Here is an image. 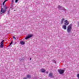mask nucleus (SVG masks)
<instances>
[{
	"mask_svg": "<svg viewBox=\"0 0 79 79\" xmlns=\"http://www.w3.org/2000/svg\"><path fill=\"white\" fill-rule=\"evenodd\" d=\"M8 0H5L4 2H3L2 3V5H3V8L2 7V6H1V15L5 13L7 11V9L8 8V7H6V5H5V3L6 2H7Z\"/></svg>",
	"mask_w": 79,
	"mask_h": 79,
	"instance_id": "nucleus-1",
	"label": "nucleus"
},
{
	"mask_svg": "<svg viewBox=\"0 0 79 79\" xmlns=\"http://www.w3.org/2000/svg\"><path fill=\"white\" fill-rule=\"evenodd\" d=\"M71 30H72V24H70L68 27L67 29V31L68 33H70L71 32Z\"/></svg>",
	"mask_w": 79,
	"mask_h": 79,
	"instance_id": "nucleus-2",
	"label": "nucleus"
},
{
	"mask_svg": "<svg viewBox=\"0 0 79 79\" xmlns=\"http://www.w3.org/2000/svg\"><path fill=\"white\" fill-rule=\"evenodd\" d=\"M33 36V34H29L28 35V36H26L25 39L26 40H27V39H30V38H31Z\"/></svg>",
	"mask_w": 79,
	"mask_h": 79,
	"instance_id": "nucleus-3",
	"label": "nucleus"
},
{
	"mask_svg": "<svg viewBox=\"0 0 79 79\" xmlns=\"http://www.w3.org/2000/svg\"><path fill=\"white\" fill-rule=\"evenodd\" d=\"M58 72L60 74H63L64 72V70L61 69H59L58 70Z\"/></svg>",
	"mask_w": 79,
	"mask_h": 79,
	"instance_id": "nucleus-4",
	"label": "nucleus"
},
{
	"mask_svg": "<svg viewBox=\"0 0 79 79\" xmlns=\"http://www.w3.org/2000/svg\"><path fill=\"white\" fill-rule=\"evenodd\" d=\"M49 77H50L51 78H54L55 77L53 76V73H50L48 75Z\"/></svg>",
	"mask_w": 79,
	"mask_h": 79,
	"instance_id": "nucleus-5",
	"label": "nucleus"
},
{
	"mask_svg": "<svg viewBox=\"0 0 79 79\" xmlns=\"http://www.w3.org/2000/svg\"><path fill=\"white\" fill-rule=\"evenodd\" d=\"M69 21L67 20H65L64 21V25L68 26V25H69Z\"/></svg>",
	"mask_w": 79,
	"mask_h": 79,
	"instance_id": "nucleus-6",
	"label": "nucleus"
},
{
	"mask_svg": "<svg viewBox=\"0 0 79 79\" xmlns=\"http://www.w3.org/2000/svg\"><path fill=\"white\" fill-rule=\"evenodd\" d=\"M3 42H4V40H2L1 42V45H0V47L1 48H3L4 44H3Z\"/></svg>",
	"mask_w": 79,
	"mask_h": 79,
	"instance_id": "nucleus-7",
	"label": "nucleus"
},
{
	"mask_svg": "<svg viewBox=\"0 0 79 79\" xmlns=\"http://www.w3.org/2000/svg\"><path fill=\"white\" fill-rule=\"evenodd\" d=\"M64 21V19L63 18L61 19V21H60V24H62L63 23V22Z\"/></svg>",
	"mask_w": 79,
	"mask_h": 79,
	"instance_id": "nucleus-8",
	"label": "nucleus"
},
{
	"mask_svg": "<svg viewBox=\"0 0 79 79\" xmlns=\"http://www.w3.org/2000/svg\"><path fill=\"white\" fill-rule=\"evenodd\" d=\"M67 25H63L62 26V28L64 29V30H66V26Z\"/></svg>",
	"mask_w": 79,
	"mask_h": 79,
	"instance_id": "nucleus-9",
	"label": "nucleus"
},
{
	"mask_svg": "<svg viewBox=\"0 0 79 79\" xmlns=\"http://www.w3.org/2000/svg\"><path fill=\"white\" fill-rule=\"evenodd\" d=\"M58 8L59 10H62V8H63V7H62V6H60L59 5L58 6Z\"/></svg>",
	"mask_w": 79,
	"mask_h": 79,
	"instance_id": "nucleus-10",
	"label": "nucleus"
},
{
	"mask_svg": "<svg viewBox=\"0 0 79 79\" xmlns=\"http://www.w3.org/2000/svg\"><path fill=\"white\" fill-rule=\"evenodd\" d=\"M40 71L42 73H45V70L44 69H41Z\"/></svg>",
	"mask_w": 79,
	"mask_h": 79,
	"instance_id": "nucleus-11",
	"label": "nucleus"
},
{
	"mask_svg": "<svg viewBox=\"0 0 79 79\" xmlns=\"http://www.w3.org/2000/svg\"><path fill=\"white\" fill-rule=\"evenodd\" d=\"M20 44H21V45H24V44H25V42L22 41L20 42Z\"/></svg>",
	"mask_w": 79,
	"mask_h": 79,
	"instance_id": "nucleus-12",
	"label": "nucleus"
},
{
	"mask_svg": "<svg viewBox=\"0 0 79 79\" xmlns=\"http://www.w3.org/2000/svg\"><path fill=\"white\" fill-rule=\"evenodd\" d=\"M27 78H28V79H31V76L29 75H27Z\"/></svg>",
	"mask_w": 79,
	"mask_h": 79,
	"instance_id": "nucleus-13",
	"label": "nucleus"
},
{
	"mask_svg": "<svg viewBox=\"0 0 79 79\" xmlns=\"http://www.w3.org/2000/svg\"><path fill=\"white\" fill-rule=\"evenodd\" d=\"M62 10H63L65 12L66 10V9L64 8L63 7L62 8Z\"/></svg>",
	"mask_w": 79,
	"mask_h": 79,
	"instance_id": "nucleus-14",
	"label": "nucleus"
},
{
	"mask_svg": "<svg viewBox=\"0 0 79 79\" xmlns=\"http://www.w3.org/2000/svg\"><path fill=\"white\" fill-rule=\"evenodd\" d=\"M11 44H13V41H11L10 42V43L9 44V47H10V45H11Z\"/></svg>",
	"mask_w": 79,
	"mask_h": 79,
	"instance_id": "nucleus-15",
	"label": "nucleus"
},
{
	"mask_svg": "<svg viewBox=\"0 0 79 79\" xmlns=\"http://www.w3.org/2000/svg\"><path fill=\"white\" fill-rule=\"evenodd\" d=\"M13 3H14V0H12L11 5H12V4H13Z\"/></svg>",
	"mask_w": 79,
	"mask_h": 79,
	"instance_id": "nucleus-16",
	"label": "nucleus"
},
{
	"mask_svg": "<svg viewBox=\"0 0 79 79\" xmlns=\"http://www.w3.org/2000/svg\"><path fill=\"white\" fill-rule=\"evenodd\" d=\"M77 77L79 79V73L77 75Z\"/></svg>",
	"mask_w": 79,
	"mask_h": 79,
	"instance_id": "nucleus-17",
	"label": "nucleus"
},
{
	"mask_svg": "<svg viewBox=\"0 0 79 79\" xmlns=\"http://www.w3.org/2000/svg\"><path fill=\"white\" fill-rule=\"evenodd\" d=\"M13 39L15 40H16V37H15V36H13Z\"/></svg>",
	"mask_w": 79,
	"mask_h": 79,
	"instance_id": "nucleus-18",
	"label": "nucleus"
},
{
	"mask_svg": "<svg viewBox=\"0 0 79 79\" xmlns=\"http://www.w3.org/2000/svg\"><path fill=\"white\" fill-rule=\"evenodd\" d=\"M52 61L54 62L55 63H56V61L54 60H52Z\"/></svg>",
	"mask_w": 79,
	"mask_h": 79,
	"instance_id": "nucleus-19",
	"label": "nucleus"
},
{
	"mask_svg": "<svg viewBox=\"0 0 79 79\" xmlns=\"http://www.w3.org/2000/svg\"><path fill=\"white\" fill-rule=\"evenodd\" d=\"M10 9H9V10L8 11V12H7L8 15L9 14V13H10Z\"/></svg>",
	"mask_w": 79,
	"mask_h": 79,
	"instance_id": "nucleus-20",
	"label": "nucleus"
},
{
	"mask_svg": "<svg viewBox=\"0 0 79 79\" xmlns=\"http://www.w3.org/2000/svg\"><path fill=\"white\" fill-rule=\"evenodd\" d=\"M20 61H23V58H21L20 59Z\"/></svg>",
	"mask_w": 79,
	"mask_h": 79,
	"instance_id": "nucleus-21",
	"label": "nucleus"
},
{
	"mask_svg": "<svg viewBox=\"0 0 79 79\" xmlns=\"http://www.w3.org/2000/svg\"><path fill=\"white\" fill-rule=\"evenodd\" d=\"M18 2V0H15V3H17Z\"/></svg>",
	"mask_w": 79,
	"mask_h": 79,
	"instance_id": "nucleus-22",
	"label": "nucleus"
},
{
	"mask_svg": "<svg viewBox=\"0 0 79 79\" xmlns=\"http://www.w3.org/2000/svg\"><path fill=\"white\" fill-rule=\"evenodd\" d=\"M16 44V42H14V43L13 44H14V45H15V44Z\"/></svg>",
	"mask_w": 79,
	"mask_h": 79,
	"instance_id": "nucleus-23",
	"label": "nucleus"
},
{
	"mask_svg": "<svg viewBox=\"0 0 79 79\" xmlns=\"http://www.w3.org/2000/svg\"><path fill=\"white\" fill-rule=\"evenodd\" d=\"M46 74H48V71L46 72Z\"/></svg>",
	"mask_w": 79,
	"mask_h": 79,
	"instance_id": "nucleus-24",
	"label": "nucleus"
},
{
	"mask_svg": "<svg viewBox=\"0 0 79 79\" xmlns=\"http://www.w3.org/2000/svg\"><path fill=\"white\" fill-rule=\"evenodd\" d=\"M10 8L11 9V10H13V7H11Z\"/></svg>",
	"mask_w": 79,
	"mask_h": 79,
	"instance_id": "nucleus-25",
	"label": "nucleus"
},
{
	"mask_svg": "<svg viewBox=\"0 0 79 79\" xmlns=\"http://www.w3.org/2000/svg\"><path fill=\"white\" fill-rule=\"evenodd\" d=\"M11 5H12L11 7H13V4H11Z\"/></svg>",
	"mask_w": 79,
	"mask_h": 79,
	"instance_id": "nucleus-26",
	"label": "nucleus"
},
{
	"mask_svg": "<svg viewBox=\"0 0 79 79\" xmlns=\"http://www.w3.org/2000/svg\"><path fill=\"white\" fill-rule=\"evenodd\" d=\"M23 79H27V78H26V77H25L23 78Z\"/></svg>",
	"mask_w": 79,
	"mask_h": 79,
	"instance_id": "nucleus-27",
	"label": "nucleus"
},
{
	"mask_svg": "<svg viewBox=\"0 0 79 79\" xmlns=\"http://www.w3.org/2000/svg\"><path fill=\"white\" fill-rule=\"evenodd\" d=\"M31 58H30V60H31Z\"/></svg>",
	"mask_w": 79,
	"mask_h": 79,
	"instance_id": "nucleus-28",
	"label": "nucleus"
},
{
	"mask_svg": "<svg viewBox=\"0 0 79 79\" xmlns=\"http://www.w3.org/2000/svg\"><path fill=\"white\" fill-rule=\"evenodd\" d=\"M33 79H36V78H33Z\"/></svg>",
	"mask_w": 79,
	"mask_h": 79,
	"instance_id": "nucleus-29",
	"label": "nucleus"
},
{
	"mask_svg": "<svg viewBox=\"0 0 79 79\" xmlns=\"http://www.w3.org/2000/svg\"><path fill=\"white\" fill-rule=\"evenodd\" d=\"M1 6H2V4H1Z\"/></svg>",
	"mask_w": 79,
	"mask_h": 79,
	"instance_id": "nucleus-30",
	"label": "nucleus"
}]
</instances>
